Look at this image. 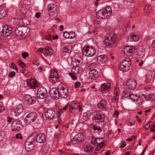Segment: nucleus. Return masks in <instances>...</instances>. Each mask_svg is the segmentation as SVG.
I'll return each instance as SVG.
<instances>
[{
  "label": "nucleus",
  "mask_w": 155,
  "mask_h": 155,
  "mask_svg": "<svg viewBox=\"0 0 155 155\" xmlns=\"http://www.w3.org/2000/svg\"><path fill=\"white\" fill-rule=\"evenodd\" d=\"M112 10L110 6L104 7L97 12L96 16L98 19H105L109 17L111 15Z\"/></svg>",
  "instance_id": "nucleus-1"
},
{
  "label": "nucleus",
  "mask_w": 155,
  "mask_h": 155,
  "mask_svg": "<svg viewBox=\"0 0 155 155\" xmlns=\"http://www.w3.org/2000/svg\"><path fill=\"white\" fill-rule=\"evenodd\" d=\"M131 66L130 60L128 58L124 59L120 64L119 69L123 72L128 71Z\"/></svg>",
  "instance_id": "nucleus-2"
},
{
  "label": "nucleus",
  "mask_w": 155,
  "mask_h": 155,
  "mask_svg": "<svg viewBox=\"0 0 155 155\" xmlns=\"http://www.w3.org/2000/svg\"><path fill=\"white\" fill-rule=\"evenodd\" d=\"M60 96L62 98H67L68 94V89L63 84H60L57 87Z\"/></svg>",
  "instance_id": "nucleus-3"
},
{
  "label": "nucleus",
  "mask_w": 155,
  "mask_h": 155,
  "mask_svg": "<svg viewBox=\"0 0 155 155\" xmlns=\"http://www.w3.org/2000/svg\"><path fill=\"white\" fill-rule=\"evenodd\" d=\"M116 35L113 34L112 36L106 38V39L104 41V45L107 48H111L112 45L116 42Z\"/></svg>",
  "instance_id": "nucleus-4"
},
{
  "label": "nucleus",
  "mask_w": 155,
  "mask_h": 155,
  "mask_svg": "<svg viewBox=\"0 0 155 155\" xmlns=\"http://www.w3.org/2000/svg\"><path fill=\"white\" fill-rule=\"evenodd\" d=\"M21 12L26 17L28 18L31 16V12L30 7L26 4H23L20 9Z\"/></svg>",
  "instance_id": "nucleus-5"
},
{
  "label": "nucleus",
  "mask_w": 155,
  "mask_h": 155,
  "mask_svg": "<svg viewBox=\"0 0 155 155\" xmlns=\"http://www.w3.org/2000/svg\"><path fill=\"white\" fill-rule=\"evenodd\" d=\"M3 28L1 31V36L3 37L7 38L11 33L12 28L7 25L3 26Z\"/></svg>",
  "instance_id": "nucleus-6"
},
{
  "label": "nucleus",
  "mask_w": 155,
  "mask_h": 155,
  "mask_svg": "<svg viewBox=\"0 0 155 155\" xmlns=\"http://www.w3.org/2000/svg\"><path fill=\"white\" fill-rule=\"evenodd\" d=\"M12 130L13 131L19 130L22 129L23 126L22 124V122L18 119L14 121L11 125Z\"/></svg>",
  "instance_id": "nucleus-7"
},
{
  "label": "nucleus",
  "mask_w": 155,
  "mask_h": 155,
  "mask_svg": "<svg viewBox=\"0 0 155 155\" xmlns=\"http://www.w3.org/2000/svg\"><path fill=\"white\" fill-rule=\"evenodd\" d=\"M84 136L81 134H79L75 136L71 140V143L73 145L78 144L80 142L84 140Z\"/></svg>",
  "instance_id": "nucleus-8"
},
{
  "label": "nucleus",
  "mask_w": 155,
  "mask_h": 155,
  "mask_svg": "<svg viewBox=\"0 0 155 155\" xmlns=\"http://www.w3.org/2000/svg\"><path fill=\"white\" fill-rule=\"evenodd\" d=\"M48 94L46 88L42 87H40L37 92V97L40 99H43L46 97Z\"/></svg>",
  "instance_id": "nucleus-9"
},
{
  "label": "nucleus",
  "mask_w": 155,
  "mask_h": 155,
  "mask_svg": "<svg viewBox=\"0 0 155 155\" xmlns=\"http://www.w3.org/2000/svg\"><path fill=\"white\" fill-rule=\"evenodd\" d=\"M79 106L80 104L77 101L71 102L69 104V110L70 112L73 113L76 111L79 107V110H80L81 107Z\"/></svg>",
  "instance_id": "nucleus-10"
},
{
  "label": "nucleus",
  "mask_w": 155,
  "mask_h": 155,
  "mask_svg": "<svg viewBox=\"0 0 155 155\" xmlns=\"http://www.w3.org/2000/svg\"><path fill=\"white\" fill-rule=\"evenodd\" d=\"M83 51L86 53L88 57L93 56L96 53L95 50L93 46L90 47L88 46H86V48L83 49Z\"/></svg>",
  "instance_id": "nucleus-11"
},
{
  "label": "nucleus",
  "mask_w": 155,
  "mask_h": 155,
  "mask_svg": "<svg viewBox=\"0 0 155 155\" xmlns=\"http://www.w3.org/2000/svg\"><path fill=\"white\" fill-rule=\"evenodd\" d=\"M27 29H28L25 27H18L15 30V35L18 36H22L25 35Z\"/></svg>",
  "instance_id": "nucleus-12"
},
{
  "label": "nucleus",
  "mask_w": 155,
  "mask_h": 155,
  "mask_svg": "<svg viewBox=\"0 0 155 155\" xmlns=\"http://www.w3.org/2000/svg\"><path fill=\"white\" fill-rule=\"evenodd\" d=\"M37 115L35 112H31L27 115L25 118L26 121L29 123L34 122L37 119Z\"/></svg>",
  "instance_id": "nucleus-13"
},
{
  "label": "nucleus",
  "mask_w": 155,
  "mask_h": 155,
  "mask_svg": "<svg viewBox=\"0 0 155 155\" xmlns=\"http://www.w3.org/2000/svg\"><path fill=\"white\" fill-rule=\"evenodd\" d=\"M25 100L27 102V104L30 105L35 103L36 101V99L34 96H31L29 94H26L25 95Z\"/></svg>",
  "instance_id": "nucleus-14"
},
{
  "label": "nucleus",
  "mask_w": 155,
  "mask_h": 155,
  "mask_svg": "<svg viewBox=\"0 0 155 155\" xmlns=\"http://www.w3.org/2000/svg\"><path fill=\"white\" fill-rule=\"evenodd\" d=\"M48 8L49 15L50 16H52L57 11V9L56 5L53 3L49 4L48 5Z\"/></svg>",
  "instance_id": "nucleus-15"
},
{
  "label": "nucleus",
  "mask_w": 155,
  "mask_h": 155,
  "mask_svg": "<svg viewBox=\"0 0 155 155\" xmlns=\"http://www.w3.org/2000/svg\"><path fill=\"white\" fill-rule=\"evenodd\" d=\"M136 49L135 47L128 46L124 48V52L127 56H131L135 52Z\"/></svg>",
  "instance_id": "nucleus-16"
},
{
  "label": "nucleus",
  "mask_w": 155,
  "mask_h": 155,
  "mask_svg": "<svg viewBox=\"0 0 155 155\" xmlns=\"http://www.w3.org/2000/svg\"><path fill=\"white\" fill-rule=\"evenodd\" d=\"M49 93L51 96L55 100L58 99L60 97L58 89H57L56 88H51L49 91Z\"/></svg>",
  "instance_id": "nucleus-17"
},
{
  "label": "nucleus",
  "mask_w": 155,
  "mask_h": 155,
  "mask_svg": "<svg viewBox=\"0 0 155 155\" xmlns=\"http://www.w3.org/2000/svg\"><path fill=\"white\" fill-rule=\"evenodd\" d=\"M45 117L50 119H53L55 116V111L51 109H48L45 114Z\"/></svg>",
  "instance_id": "nucleus-18"
},
{
  "label": "nucleus",
  "mask_w": 155,
  "mask_h": 155,
  "mask_svg": "<svg viewBox=\"0 0 155 155\" xmlns=\"http://www.w3.org/2000/svg\"><path fill=\"white\" fill-rule=\"evenodd\" d=\"M111 88V84L110 83H104L101 85L100 87V91L105 93L108 91Z\"/></svg>",
  "instance_id": "nucleus-19"
},
{
  "label": "nucleus",
  "mask_w": 155,
  "mask_h": 155,
  "mask_svg": "<svg viewBox=\"0 0 155 155\" xmlns=\"http://www.w3.org/2000/svg\"><path fill=\"white\" fill-rule=\"evenodd\" d=\"M125 85L127 86V87L130 89H134L136 86L137 83L134 79L128 80L126 83Z\"/></svg>",
  "instance_id": "nucleus-20"
},
{
  "label": "nucleus",
  "mask_w": 155,
  "mask_h": 155,
  "mask_svg": "<svg viewBox=\"0 0 155 155\" xmlns=\"http://www.w3.org/2000/svg\"><path fill=\"white\" fill-rule=\"evenodd\" d=\"M28 86L31 89H35L38 86V84L37 83L36 80L31 79L27 82Z\"/></svg>",
  "instance_id": "nucleus-21"
},
{
  "label": "nucleus",
  "mask_w": 155,
  "mask_h": 155,
  "mask_svg": "<svg viewBox=\"0 0 155 155\" xmlns=\"http://www.w3.org/2000/svg\"><path fill=\"white\" fill-rule=\"evenodd\" d=\"M62 51L68 53H70L72 48V46L69 44L62 43Z\"/></svg>",
  "instance_id": "nucleus-22"
},
{
  "label": "nucleus",
  "mask_w": 155,
  "mask_h": 155,
  "mask_svg": "<svg viewBox=\"0 0 155 155\" xmlns=\"http://www.w3.org/2000/svg\"><path fill=\"white\" fill-rule=\"evenodd\" d=\"M98 107L101 110L107 109L108 107L107 101L104 99L102 100L98 103L97 104Z\"/></svg>",
  "instance_id": "nucleus-23"
},
{
  "label": "nucleus",
  "mask_w": 155,
  "mask_h": 155,
  "mask_svg": "<svg viewBox=\"0 0 155 155\" xmlns=\"http://www.w3.org/2000/svg\"><path fill=\"white\" fill-rule=\"evenodd\" d=\"M46 139V137L45 135L43 134H40L37 136L36 140L37 142L42 143L45 141Z\"/></svg>",
  "instance_id": "nucleus-24"
},
{
  "label": "nucleus",
  "mask_w": 155,
  "mask_h": 155,
  "mask_svg": "<svg viewBox=\"0 0 155 155\" xmlns=\"http://www.w3.org/2000/svg\"><path fill=\"white\" fill-rule=\"evenodd\" d=\"M107 59V56L105 55H101L97 57V61L100 64H104Z\"/></svg>",
  "instance_id": "nucleus-25"
},
{
  "label": "nucleus",
  "mask_w": 155,
  "mask_h": 155,
  "mask_svg": "<svg viewBox=\"0 0 155 155\" xmlns=\"http://www.w3.org/2000/svg\"><path fill=\"white\" fill-rule=\"evenodd\" d=\"M89 76L90 78L95 79L98 76V72L95 69H93L89 72Z\"/></svg>",
  "instance_id": "nucleus-26"
},
{
  "label": "nucleus",
  "mask_w": 155,
  "mask_h": 155,
  "mask_svg": "<svg viewBox=\"0 0 155 155\" xmlns=\"http://www.w3.org/2000/svg\"><path fill=\"white\" fill-rule=\"evenodd\" d=\"M119 89H115V93L114 95L112 98L111 102L113 103H115L118 101L119 98Z\"/></svg>",
  "instance_id": "nucleus-27"
},
{
  "label": "nucleus",
  "mask_w": 155,
  "mask_h": 155,
  "mask_svg": "<svg viewBox=\"0 0 155 155\" xmlns=\"http://www.w3.org/2000/svg\"><path fill=\"white\" fill-rule=\"evenodd\" d=\"M71 71L72 73L74 74H77L82 72L83 71V69L81 67L79 66L75 67L72 69Z\"/></svg>",
  "instance_id": "nucleus-28"
},
{
  "label": "nucleus",
  "mask_w": 155,
  "mask_h": 155,
  "mask_svg": "<svg viewBox=\"0 0 155 155\" xmlns=\"http://www.w3.org/2000/svg\"><path fill=\"white\" fill-rule=\"evenodd\" d=\"M24 110L23 106L22 104H19L15 109V113L16 115L18 116L20 115L22 112H23Z\"/></svg>",
  "instance_id": "nucleus-29"
},
{
  "label": "nucleus",
  "mask_w": 155,
  "mask_h": 155,
  "mask_svg": "<svg viewBox=\"0 0 155 155\" xmlns=\"http://www.w3.org/2000/svg\"><path fill=\"white\" fill-rule=\"evenodd\" d=\"M140 39V36L137 34L132 33L130 37V41L137 42Z\"/></svg>",
  "instance_id": "nucleus-30"
},
{
  "label": "nucleus",
  "mask_w": 155,
  "mask_h": 155,
  "mask_svg": "<svg viewBox=\"0 0 155 155\" xmlns=\"http://www.w3.org/2000/svg\"><path fill=\"white\" fill-rule=\"evenodd\" d=\"M104 114L101 115V114H97L94 117V119L96 121L98 122V120H101L103 121L104 118Z\"/></svg>",
  "instance_id": "nucleus-31"
},
{
  "label": "nucleus",
  "mask_w": 155,
  "mask_h": 155,
  "mask_svg": "<svg viewBox=\"0 0 155 155\" xmlns=\"http://www.w3.org/2000/svg\"><path fill=\"white\" fill-rule=\"evenodd\" d=\"M33 144L32 142H27L25 143V150L28 152L31 151L33 149Z\"/></svg>",
  "instance_id": "nucleus-32"
},
{
  "label": "nucleus",
  "mask_w": 155,
  "mask_h": 155,
  "mask_svg": "<svg viewBox=\"0 0 155 155\" xmlns=\"http://www.w3.org/2000/svg\"><path fill=\"white\" fill-rule=\"evenodd\" d=\"M94 143L95 144H96V143H97V145H98V146L96 148L97 150L100 149L102 147L104 146L105 145V143L104 142H98L97 140H94V142H92V143L93 144H94Z\"/></svg>",
  "instance_id": "nucleus-33"
},
{
  "label": "nucleus",
  "mask_w": 155,
  "mask_h": 155,
  "mask_svg": "<svg viewBox=\"0 0 155 155\" xmlns=\"http://www.w3.org/2000/svg\"><path fill=\"white\" fill-rule=\"evenodd\" d=\"M94 143L95 144H96V143H97V145H98V146L96 148L97 150L100 149L102 147L104 146L105 145V143L104 142H98L97 140H94V142H92V143L93 144H94Z\"/></svg>",
  "instance_id": "nucleus-34"
},
{
  "label": "nucleus",
  "mask_w": 155,
  "mask_h": 155,
  "mask_svg": "<svg viewBox=\"0 0 155 155\" xmlns=\"http://www.w3.org/2000/svg\"><path fill=\"white\" fill-rule=\"evenodd\" d=\"M94 143L95 144H96V143H97V145H98V146L96 148L97 150L100 149L102 147L104 146L105 145V143L104 142H98L97 140H94V142H92V143L93 144H94Z\"/></svg>",
  "instance_id": "nucleus-35"
},
{
  "label": "nucleus",
  "mask_w": 155,
  "mask_h": 155,
  "mask_svg": "<svg viewBox=\"0 0 155 155\" xmlns=\"http://www.w3.org/2000/svg\"><path fill=\"white\" fill-rule=\"evenodd\" d=\"M81 62V60L77 58H74L71 62V64L75 67L79 65Z\"/></svg>",
  "instance_id": "nucleus-36"
},
{
  "label": "nucleus",
  "mask_w": 155,
  "mask_h": 155,
  "mask_svg": "<svg viewBox=\"0 0 155 155\" xmlns=\"http://www.w3.org/2000/svg\"><path fill=\"white\" fill-rule=\"evenodd\" d=\"M49 81L51 83L55 84L59 81L58 77H49Z\"/></svg>",
  "instance_id": "nucleus-37"
},
{
  "label": "nucleus",
  "mask_w": 155,
  "mask_h": 155,
  "mask_svg": "<svg viewBox=\"0 0 155 155\" xmlns=\"http://www.w3.org/2000/svg\"><path fill=\"white\" fill-rule=\"evenodd\" d=\"M7 11L4 9H0V19H2L5 17L7 14Z\"/></svg>",
  "instance_id": "nucleus-38"
},
{
  "label": "nucleus",
  "mask_w": 155,
  "mask_h": 155,
  "mask_svg": "<svg viewBox=\"0 0 155 155\" xmlns=\"http://www.w3.org/2000/svg\"><path fill=\"white\" fill-rule=\"evenodd\" d=\"M46 55H51L53 54V51L51 47H48L46 48Z\"/></svg>",
  "instance_id": "nucleus-39"
},
{
  "label": "nucleus",
  "mask_w": 155,
  "mask_h": 155,
  "mask_svg": "<svg viewBox=\"0 0 155 155\" xmlns=\"http://www.w3.org/2000/svg\"><path fill=\"white\" fill-rule=\"evenodd\" d=\"M58 74L57 70H51L50 76L49 77H58Z\"/></svg>",
  "instance_id": "nucleus-40"
},
{
  "label": "nucleus",
  "mask_w": 155,
  "mask_h": 155,
  "mask_svg": "<svg viewBox=\"0 0 155 155\" xmlns=\"http://www.w3.org/2000/svg\"><path fill=\"white\" fill-rule=\"evenodd\" d=\"M94 150V148L91 146L88 145L85 147L84 148V151L85 152H90Z\"/></svg>",
  "instance_id": "nucleus-41"
},
{
  "label": "nucleus",
  "mask_w": 155,
  "mask_h": 155,
  "mask_svg": "<svg viewBox=\"0 0 155 155\" xmlns=\"http://www.w3.org/2000/svg\"><path fill=\"white\" fill-rule=\"evenodd\" d=\"M138 98V97L137 95L131 93L130 98L133 101H136V100Z\"/></svg>",
  "instance_id": "nucleus-42"
},
{
  "label": "nucleus",
  "mask_w": 155,
  "mask_h": 155,
  "mask_svg": "<svg viewBox=\"0 0 155 155\" xmlns=\"http://www.w3.org/2000/svg\"><path fill=\"white\" fill-rule=\"evenodd\" d=\"M144 9L145 12L147 14H149L151 11V7L150 5H147L145 7Z\"/></svg>",
  "instance_id": "nucleus-43"
},
{
  "label": "nucleus",
  "mask_w": 155,
  "mask_h": 155,
  "mask_svg": "<svg viewBox=\"0 0 155 155\" xmlns=\"http://www.w3.org/2000/svg\"><path fill=\"white\" fill-rule=\"evenodd\" d=\"M38 52H41L44 55H46V48H40L38 49Z\"/></svg>",
  "instance_id": "nucleus-44"
},
{
  "label": "nucleus",
  "mask_w": 155,
  "mask_h": 155,
  "mask_svg": "<svg viewBox=\"0 0 155 155\" xmlns=\"http://www.w3.org/2000/svg\"><path fill=\"white\" fill-rule=\"evenodd\" d=\"M143 100L142 97H138V98H137L136 101L137 104H141L143 102Z\"/></svg>",
  "instance_id": "nucleus-45"
},
{
  "label": "nucleus",
  "mask_w": 155,
  "mask_h": 155,
  "mask_svg": "<svg viewBox=\"0 0 155 155\" xmlns=\"http://www.w3.org/2000/svg\"><path fill=\"white\" fill-rule=\"evenodd\" d=\"M131 94L129 92H128L127 91H125L123 94V96L125 97L126 98H127L129 97L130 98V95H131Z\"/></svg>",
  "instance_id": "nucleus-46"
},
{
  "label": "nucleus",
  "mask_w": 155,
  "mask_h": 155,
  "mask_svg": "<svg viewBox=\"0 0 155 155\" xmlns=\"http://www.w3.org/2000/svg\"><path fill=\"white\" fill-rule=\"evenodd\" d=\"M69 39H72L75 37V34L74 32L71 31L69 32Z\"/></svg>",
  "instance_id": "nucleus-47"
},
{
  "label": "nucleus",
  "mask_w": 155,
  "mask_h": 155,
  "mask_svg": "<svg viewBox=\"0 0 155 155\" xmlns=\"http://www.w3.org/2000/svg\"><path fill=\"white\" fill-rule=\"evenodd\" d=\"M18 62L19 64L22 68L23 69H25L26 68L25 65L23 62L19 60Z\"/></svg>",
  "instance_id": "nucleus-48"
},
{
  "label": "nucleus",
  "mask_w": 155,
  "mask_h": 155,
  "mask_svg": "<svg viewBox=\"0 0 155 155\" xmlns=\"http://www.w3.org/2000/svg\"><path fill=\"white\" fill-rule=\"evenodd\" d=\"M63 36L65 38L69 39V32L65 31L63 34Z\"/></svg>",
  "instance_id": "nucleus-49"
},
{
  "label": "nucleus",
  "mask_w": 155,
  "mask_h": 155,
  "mask_svg": "<svg viewBox=\"0 0 155 155\" xmlns=\"http://www.w3.org/2000/svg\"><path fill=\"white\" fill-rule=\"evenodd\" d=\"M69 75L71 76V78L73 80H75L77 79V77L75 75L76 74H74L73 73H69Z\"/></svg>",
  "instance_id": "nucleus-50"
},
{
  "label": "nucleus",
  "mask_w": 155,
  "mask_h": 155,
  "mask_svg": "<svg viewBox=\"0 0 155 155\" xmlns=\"http://www.w3.org/2000/svg\"><path fill=\"white\" fill-rule=\"evenodd\" d=\"M93 129L94 130H97L98 131H101L100 127L97 126L95 125L93 126Z\"/></svg>",
  "instance_id": "nucleus-51"
},
{
  "label": "nucleus",
  "mask_w": 155,
  "mask_h": 155,
  "mask_svg": "<svg viewBox=\"0 0 155 155\" xmlns=\"http://www.w3.org/2000/svg\"><path fill=\"white\" fill-rule=\"evenodd\" d=\"M21 55L25 59L28 56V53L25 52L22 53L21 54Z\"/></svg>",
  "instance_id": "nucleus-52"
},
{
  "label": "nucleus",
  "mask_w": 155,
  "mask_h": 155,
  "mask_svg": "<svg viewBox=\"0 0 155 155\" xmlns=\"http://www.w3.org/2000/svg\"><path fill=\"white\" fill-rule=\"evenodd\" d=\"M11 66L10 67L12 69H15L17 71L18 70V68H17L16 65L13 62H12L11 63Z\"/></svg>",
  "instance_id": "nucleus-53"
},
{
  "label": "nucleus",
  "mask_w": 155,
  "mask_h": 155,
  "mask_svg": "<svg viewBox=\"0 0 155 155\" xmlns=\"http://www.w3.org/2000/svg\"><path fill=\"white\" fill-rule=\"evenodd\" d=\"M15 137L17 139H21L22 138V137L21 134L18 133L16 134Z\"/></svg>",
  "instance_id": "nucleus-54"
},
{
  "label": "nucleus",
  "mask_w": 155,
  "mask_h": 155,
  "mask_svg": "<svg viewBox=\"0 0 155 155\" xmlns=\"http://www.w3.org/2000/svg\"><path fill=\"white\" fill-rule=\"evenodd\" d=\"M15 74V73L14 71H12L10 72L9 74V77L11 78L13 77Z\"/></svg>",
  "instance_id": "nucleus-55"
},
{
  "label": "nucleus",
  "mask_w": 155,
  "mask_h": 155,
  "mask_svg": "<svg viewBox=\"0 0 155 155\" xmlns=\"http://www.w3.org/2000/svg\"><path fill=\"white\" fill-rule=\"evenodd\" d=\"M135 124V121L134 120L130 121L128 122V124L129 126H131L134 125Z\"/></svg>",
  "instance_id": "nucleus-56"
},
{
  "label": "nucleus",
  "mask_w": 155,
  "mask_h": 155,
  "mask_svg": "<svg viewBox=\"0 0 155 155\" xmlns=\"http://www.w3.org/2000/svg\"><path fill=\"white\" fill-rule=\"evenodd\" d=\"M97 63L95 62H93L92 63L90 64L91 67L92 68H94L96 66H97Z\"/></svg>",
  "instance_id": "nucleus-57"
},
{
  "label": "nucleus",
  "mask_w": 155,
  "mask_h": 155,
  "mask_svg": "<svg viewBox=\"0 0 155 155\" xmlns=\"http://www.w3.org/2000/svg\"><path fill=\"white\" fill-rule=\"evenodd\" d=\"M75 87L76 88L78 87L81 85V83L79 82H76L75 84Z\"/></svg>",
  "instance_id": "nucleus-58"
},
{
  "label": "nucleus",
  "mask_w": 155,
  "mask_h": 155,
  "mask_svg": "<svg viewBox=\"0 0 155 155\" xmlns=\"http://www.w3.org/2000/svg\"><path fill=\"white\" fill-rule=\"evenodd\" d=\"M119 112L117 110H116L115 112L114 113V115L115 117H117L119 115Z\"/></svg>",
  "instance_id": "nucleus-59"
},
{
  "label": "nucleus",
  "mask_w": 155,
  "mask_h": 155,
  "mask_svg": "<svg viewBox=\"0 0 155 155\" xmlns=\"http://www.w3.org/2000/svg\"><path fill=\"white\" fill-rule=\"evenodd\" d=\"M126 143L124 142H123L122 143V145L119 147L120 148H122L125 147L126 146Z\"/></svg>",
  "instance_id": "nucleus-60"
},
{
  "label": "nucleus",
  "mask_w": 155,
  "mask_h": 155,
  "mask_svg": "<svg viewBox=\"0 0 155 155\" xmlns=\"http://www.w3.org/2000/svg\"><path fill=\"white\" fill-rule=\"evenodd\" d=\"M16 138L15 136L12 137L10 138L11 141L13 142H15L16 141Z\"/></svg>",
  "instance_id": "nucleus-61"
},
{
  "label": "nucleus",
  "mask_w": 155,
  "mask_h": 155,
  "mask_svg": "<svg viewBox=\"0 0 155 155\" xmlns=\"http://www.w3.org/2000/svg\"><path fill=\"white\" fill-rule=\"evenodd\" d=\"M5 111V108L2 106H0V113L2 112Z\"/></svg>",
  "instance_id": "nucleus-62"
},
{
  "label": "nucleus",
  "mask_w": 155,
  "mask_h": 155,
  "mask_svg": "<svg viewBox=\"0 0 155 155\" xmlns=\"http://www.w3.org/2000/svg\"><path fill=\"white\" fill-rule=\"evenodd\" d=\"M151 47L155 49V40L153 41Z\"/></svg>",
  "instance_id": "nucleus-63"
},
{
  "label": "nucleus",
  "mask_w": 155,
  "mask_h": 155,
  "mask_svg": "<svg viewBox=\"0 0 155 155\" xmlns=\"http://www.w3.org/2000/svg\"><path fill=\"white\" fill-rule=\"evenodd\" d=\"M41 13L40 12H38L36 13L35 14V17L37 18H38L40 16Z\"/></svg>",
  "instance_id": "nucleus-64"
}]
</instances>
